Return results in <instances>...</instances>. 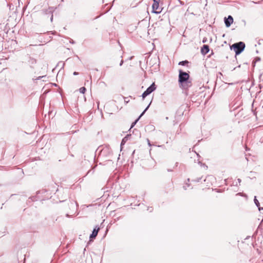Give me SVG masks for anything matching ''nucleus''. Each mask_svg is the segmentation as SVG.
I'll return each instance as SVG.
<instances>
[{
    "label": "nucleus",
    "mask_w": 263,
    "mask_h": 263,
    "mask_svg": "<svg viewBox=\"0 0 263 263\" xmlns=\"http://www.w3.org/2000/svg\"><path fill=\"white\" fill-rule=\"evenodd\" d=\"M190 75L187 72L180 69L179 70V79L178 82L184 88L188 87L189 84L191 83L189 81Z\"/></svg>",
    "instance_id": "1"
},
{
    "label": "nucleus",
    "mask_w": 263,
    "mask_h": 263,
    "mask_svg": "<svg viewBox=\"0 0 263 263\" xmlns=\"http://www.w3.org/2000/svg\"><path fill=\"white\" fill-rule=\"evenodd\" d=\"M245 48V44L242 42L234 43L230 46V49L234 50L236 55L240 54L244 50Z\"/></svg>",
    "instance_id": "2"
},
{
    "label": "nucleus",
    "mask_w": 263,
    "mask_h": 263,
    "mask_svg": "<svg viewBox=\"0 0 263 263\" xmlns=\"http://www.w3.org/2000/svg\"><path fill=\"white\" fill-rule=\"evenodd\" d=\"M70 212L66 214L67 217H71L74 215L78 209V204L75 201H71L68 204Z\"/></svg>",
    "instance_id": "3"
},
{
    "label": "nucleus",
    "mask_w": 263,
    "mask_h": 263,
    "mask_svg": "<svg viewBox=\"0 0 263 263\" xmlns=\"http://www.w3.org/2000/svg\"><path fill=\"white\" fill-rule=\"evenodd\" d=\"M156 89V85L155 83H153L145 91H144L142 95V97L143 99H144L146 96L151 94L152 92L155 91Z\"/></svg>",
    "instance_id": "4"
},
{
    "label": "nucleus",
    "mask_w": 263,
    "mask_h": 263,
    "mask_svg": "<svg viewBox=\"0 0 263 263\" xmlns=\"http://www.w3.org/2000/svg\"><path fill=\"white\" fill-rule=\"evenodd\" d=\"M159 1L160 0H153L152 12L158 14L161 12V8L159 7Z\"/></svg>",
    "instance_id": "5"
},
{
    "label": "nucleus",
    "mask_w": 263,
    "mask_h": 263,
    "mask_svg": "<svg viewBox=\"0 0 263 263\" xmlns=\"http://www.w3.org/2000/svg\"><path fill=\"white\" fill-rule=\"evenodd\" d=\"M55 8L52 7H49L48 9H43L42 12L44 15H50V21L52 22L53 21V12Z\"/></svg>",
    "instance_id": "6"
},
{
    "label": "nucleus",
    "mask_w": 263,
    "mask_h": 263,
    "mask_svg": "<svg viewBox=\"0 0 263 263\" xmlns=\"http://www.w3.org/2000/svg\"><path fill=\"white\" fill-rule=\"evenodd\" d=\"M46 194H47V191L46 190H42L37 192V197L38 199H41V200H45L46 199H48L50 196V195L46 196Z\"/></svg>",
    "instance_id": "7"
},
{
    "label": "nucleus",
    "mask_w": 263,
    "mask_h": 263,
    "mask_svg": "<svg viewBox=\"0 0 263 263\" xmlns=\"http://www.w3.org/2000/svg\"><path fill=\"white\" fill-rule=\"evenodd\" d=\"M224 22L227 27H229L233 22V18L231 15H229L228 17H224Z\"/></svg>",
    "instance_id": "8"
},
{
    "label": "nucleus",
    "mask_w": 263,
    "mask_h": 263,
    "mask_svg": "<svg viewBox=\"0 0 263 263\" xmlns=\"http://www.w3.org/2000/svg\"><path fill=\"white\" fill-rule=\"evenodd\" d=\"M99 230H100L99 227L98 226H96L95 227V228L93 229L91 234H90V237H89L90 239H93L96 238Z\"/></svg>",
    "instance_id": "9"
},
{
    "label": "nucleus",
    "mask_w": 263,
    "mask_h": 263,
    "mask_svg": "<svg viewBox=\"0 0 263 263\" xmlns=\"http://www.w3.org/2000/svg\"><path fill=\"white\" fill-rule=\"evenodd\" d=\"M151 102H150V103L148 104V105L146 107V108L144 110V111L141 114L140 116L134 122L132 123V124L131 125V126H130V128H132L133 127H134V126L136 124L137 122L139 120V119L145 114V111L149 108V106L151 105Z\"/></svg>",
    "instance_id": "10"
},
{
    "label": "nucleus",
    "mask_w": 263,
    "mask_h": 263,
    "mask_svg": "<svg viewBox=\"0 0 263 263\" xmlns=\"http://www.w3.org/2000/svg\"><path fill=\"white\" fill-rule=\"evenodd\" d=\"M209 51L210 48L208 45H204L201 48V53L203 55L206 54Z\"/></svg>",
    "instance_id": "11"
},
{
    "label": "nucleus",
    "mask_w": 263,
    "mask_h": 263,
    "mask_svg": "<svg viewBox=\"0 0 263 263\" xmlns=\"http://www.w3.org/2000/svg\"><path fill=\"white\" fill-rule=\"evenodd\" d=\"M254 201L255 204V205L258 207V210L260 211L261 210L263 209V208L260 207V203L258 201V200L257 199L256 197H254Z\"/></svg>",
    "instance_id": "12"
},
{
    "label": "nucleus",
    "mask_w": 263,
    "mask_h": 263,
    "mask_svg": "<svg viewBox=\"0 0 263 263\" xmlns=\"http://www.w3.org/2000/svg\"><path fill=\"white\" fill-rule=\"evenodd\" d=\"M28 63L30 66L32 67L36 63V60L33 58H30L29 60H28Z\"/></svg>",
    "instance_id": "13"
},
{
    "label": "nucleus",
    "mask_w": 263,
    "mask_h": 263,
    "mask_svg": "<svg viewBox=\"0 0 263 263\" xmlns=\"http://www.w3.org/2000/svg\"><path fill=\"white\" fill-rule=\"evenodd\" d=\"M129 136V135H128L123 138V139L121 141V147H122V146L125 143V142L127 141Z\"/></svg>",
    "instance_id": "14"
},
{
    "label": "nucleus",
    "mask_w": 263,
    "mask_h": 263,
    "mask_svg": "<svg viewBox=\"0 0 263 263\" xmlns=\"http://www.w3.org/2000/svg\"><path fill=\"white\" fill-rule=\"evenodd\" d=\"M189 62L186 60L181 61L179 63V65L181 66H184L186 64L188 63Z\"/></svg>",
    "instance_id": "15"
},
{
    "label": "nucleus",
    "mask_w": 263,
    "mask_h": 263,
    "mask_svg": "<svg viewBox=\"0 0 263 263\" xmlns=\"http://www.w3.org/2000/svg\"><path fill=\"white\" fill-rule=\"evenodd\" d=\"M80 92L82 93H84L86 90V88L85 87H82L79 89Z\"/></svg>",
    "instance_id": "16"
},
{
    "label": "nucleus",
    "mask_w": 263,
    "mask_h": 263,
    "mask_svg": "<svg viewBox=\"0 0 263 263\" xmlns=\"http://www.w3.org/2000/svg\"><path fill=\"white\" fill-rule=\"evenodd\" d=\"M201 177H199L196 179L192 180V181L198 182L201 180Z\"/></svg>",
    "instance_id": "17"
},
{
    "label": "nucleus",
    "mask_w": 263,
    "mask_h": 263,
    "mask_svg": "<svg viewBox=\"0 0 263 263\" xmlns=\"http://www.w3.org/2000/svg\"><path fill=\"white\" fill-rule=\"evenodd\" d=\"M190 184H189V183H186V185H184V186H183V188L184 189V190H186L187 189V187H189V186H190Z\"/></svg>",
    "instance_id": "18"
},
{
    "label": "nucleus",
    "mask_w": 263,
    "mask_h": 263,
    "mask_svg": "<svg viewBox=\"0 0 263 263\" xmlns=\"http://www.w3.org/2000/svg\"><path fill=\"white\" fill-rule=\"evenodd\" d=\"M236 196L239 195V196L247 197V195L246 194H243L241 193H238L236 194Z\"/></svg>",
    "instance_id": "19"
},
{
    "label": "nucleus",
    "mask_w": 263,
    "mask_h": 263,
    "mask_svg": "<svg viewBox=\"0 0 263 263\" xmlns=\"http://www.w3.org/2000/svg\"><path fill=\"white\" fill-rule=\"evenodd\" d=\"M45 77H46V76H40V77H37L36 79H35V80H40L41 78Z\"/></svg>",
    "instance_id": "20"
},
{
    "label": "nucleus",
    "mask_w": 263,
    "mask_h": 263,
    "mask_svg": "<svg viewBox=\"0 0 263 263\" xmlns=\"http://www.w3.org/2000/svg\"><path fill=\"white\" fill-rule=\"evenodd\" d=\"M147 210L149 211L150 212H152L153 211L152 207H148V209H147Z\"/></svg>",
    "instance_id": "21"
},
{
    "label": "nucleus",
    "mask_w": 263,
    "mask_h": 263,
    "mask_svg": "<svg viewBox=\"0 0 263 263\" xmlns=\"http://www.w3.org/2000/svg\"><path fill=\"white\" fill-rule=\"evenodd\" d=\"M74 76H77L79 74V73L78 72L74 71L73 73Z\"/></svg>",
    "instance_id": "22"
},
{
    "label": "nucleus",
    "mask_w": 263,
    "mask_h": 263,
    "mask_svg": "<svg viewBox=\"0 0 263 263\" xmlns=\"http://www.w3.org/2000/svg\"><path fill=\"white\" fill-rule=\"evenodd\" d=\"M207 41L206 38H204L202 40L203 43H205Z\"/></svg>",
    "instance_id": "23"
},
{
    "label": "nucleus",
    "mask_w": 263,
    "mask_h": 263,
    "mask_svg": "<svg viewBox=\"0 0 263 263\" xmlns=\"http://www.w3.org/2000/svg\"><path fill=\"white\" fill-rule=\"evenodd\" d=\"M123 62H124L123 60H122L121 61V62H120V66L122 65V64H123Z\"/></svg>",
    "instance_id": "24"
},
{
    "label": "nucleus",
    "mask_w": 263,
    "mask_h": 263,
    "mask_svg": "<svg viewBox=\"0 0 263 263\" xmlns=\"http://www.w3.org/2000/svg\"><path fill=\"white\" fill-rule=\"evenodd\" d=\"M237 181H238V182L239 184H240V182H241V179H239V178H238V179H237Z\"/></svg>",
    "instance_id": "25"
},
{
    "label": "nucleus",
    "mask_w": 263,
    "mask_h": 263,
    "mask_svg": "<svg viewBox=\"0 0 263 263\" xmlns=\"http://www.w3.org/2000/svg\"><path fill=\"white\" fill-rule=\"evenodd\" d=\"M147 142H148V145H149V146H151V143H150V141H149V140L148 139H147Z\"/></svg>",
    "instance_id": "26"
},
{
    "label": "nucleus",
    "mask_w": 263,
    "mask_h": 263,
    "mask_svg": "<svg viewBox=\"0 0 263 263\" xmlns=\"http://www.w3.org/2000/svg\"><path fill=\"white\" fill-rule=\"evenodd\" d=\"M256 61H260V59L259 57H257V58H256Z\"/></svg>",
    "instance_id": "27"
},
{
    "label": "nucleus",
    "mask_w": 263,
    "mask_h": 263,
    "mask_svg": "<svg viewBox=\"0 0 263 263\" xmlns=\"http://www.w3.org/2000/svg\"><path fill=\"white\" fill-rule=\"evenodd\" d=\"M35 198H36V197H31V199H32V200H36V199H35Z\"/></svg>",
    "instance_id": "28"
},
{
    "label": "nucleus",
    "mask_w": 263,
    "mask_h": 263,
    "mask_svg": "<svg viewBox=\"0 0 263 263\" xmlns=\"http://www.w3.org/2000/svg\"><path fill=\"white\" fill-rule=\"evenodd\" d=\"M167 171H168V172H172V171H173V170H172L168 169V170H167Z\"/></svg>",
    "instance_id": "29"
},
{
    "label": "nucleus",
    "mask_w": 263,
    "mask_h": 263,
    "mask_svg": "<svg viewBox=\"0 0 263 263\" xmlns=\"http://www.w3.org/2000/svg\"><path fill=\"white\" fill-rule=\"evenodd\" d=\"M61 218V217H58L57 219H56V220H58L59 219H60V218Z\"/></svg>",
    "instance_id": "30"
},
{
    "label": "nucleus",
    "mask_w": 263,
    "mask_h": 263,
    "mask_svg": "<svg viewBox=\"0 0 263 263\" xmlns=\"http://www.w3.org/2000/svg\"><path fill=\"white\" fill-rule=\"evenodd\" d=\"M135 151L134 150L132 153V155H133L135 154Z\"/></svg>",
    "instance_id": "31"
},
{
    "label": "nucleus",
    "mask_w": 263,
    "mask_h": 263,
    "mask_svg": "<svg viewBox=\"0 0 263 263\" xmlns=\"http://www.w3.org/2000/svg\"><path fill=\"white\" fill-rule=\"evenodd\" d=\"M178 162H176V166H178Z\"/></svg>",
    "instance_id": "32"
},
{
    "label": "nucleus",
    "mask_w": 263,
    "mask_h": 263,
    "mask_svg": "<svg viewBox=\"0 0 263 263\" xmlns=\"http://www.w3.org/2000/svg\"><path fill=\"white\" fill-rule=\"evenodd\" d=\"M233 84H234V83H229V85H233Z\"/></svg>",
    "instance_id": "33"
},
{
    "label": "nucleus",
    "mask_w": 263,
    "mask_h": 263,
    "mask_svg": "<svg viewBox=\"0 0 263 263\" xmlns=\"http://www.w3.org/2000/svg\"><path fill=\"white\" fill-rule=\"evenodd\" d=\"M187 181H188V182H189V181H190V179H189V178H188V179H187Z\"/></svg>",
    "instance_id": "34"
},
{
    "label": "nucleus",
    "mask_w": 263,
    "mask_h": 263,
    "mask_svg": "<svg viewBox=\"0 0 263 263\" xmlns=\"http://www.w3.org/2000/svg\"><path fill=\"white\" fill-rule=\"evenodd\" d=\"M62 66H64V63H62Z\"/></svg>",
    "instance_id": "35"
}]
</instances>
